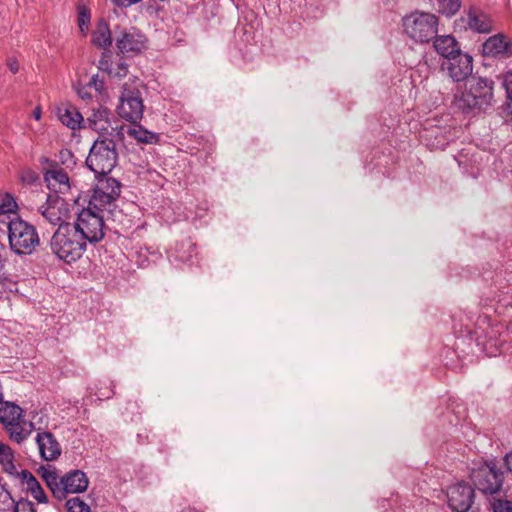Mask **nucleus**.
<instances>
[{
	"mask_svg": "<svg viewBox=\"0 0 512 512\" xmlns=\"http://www.w3.org/2000/svg\"><path fill=\"white\" fill-rule=\"evenodd\" d=\"M14 499L6 485L0 484V511H9L12 509Z\"/></svg>",
	"mask_w": 512,
	"mask_h": 512,
	"instance_id": "obj_31",
	"label": "nucleus"
},
{
	"mask_svg": "<svg viewBox=\"0 0 512 512\" xmlns=\"http://www.w3.org/2000/svg\"><path fill=\"white\" fill-rule=\"evenodd\" d=\"M43 218L54 226L70 224L67 222L70 208L64 198L56 194H49L46 202L39 208Z\"/></svg>",
	"mask_w": 512,
	"mask_h": 512,
	"instance_id": "obj_16",
	"label": "nucleus"
},
{
	"mask_svg": "<svg viewBox=\"0 0 512 512\" xmlns=\"http://www.w3.org/2000/svg\"><path fill=\"white\" fill-rule=\"evenodd\" d=\"M7 223L4 230L8 233L10 249L18 255L32 254L40 244L36 228L20 217H14L13 221Z\"/></svg>",
	"mask_w": 512,
	"mask_h": 512,
	"instance_id": "obj_7",
	"label": "nucleus"
},
{
	"mask_svg": "<svg viewBox=\"0 0 512 512\" xmlns=\"http://www.w3.org/2000/svg\"><path fill=\"white\" fill-rule=\"evenodd\" d=\"M495 82L476 71L465 81L463 87H457L452 105L463 115L477 116L485 114L495 104Z\"/></svg>",
	"mask_w": 512,
	"mask_h": 512,
	"instance_id": "obj_1",
	"label": "nucleus"
},
{
	"mask_svg": "<svg viewBox=\"0 0 512 512\" xmlns=\"http://www.w3.org/2000/svg\"><path fill=\"white\" fill-rule=\"evenodd\" d=\"M38 473L53 497L59 501L65 500L68 494L83 493L89 486L86 473L79 469L70 470L63 476H59L56 467L48 464L41 465Z\"/></svg>",
	"mask_w": 512,
	"mask_h": 512,
	"instance_id": "obj_2",
	"label": "nucleus"
},
{
	"mask_svg": "<svg viewBox=\"0 0 512 512\" xmlns=\"http://www.w3.org/2000/svg\"><path fill=\"white\" fill-rule=\"evenodd\" d=\"M447 505L453 512H468L475 500V489L471 483L458 480L446 490Z\"/></svg>",
	"mask_w": 512,
	"mask_h": 512,
	"instance_id": "obj_13",
	"label": "nucleus"
},
{
	"mask_svg": "<svg viewBox=\"0 0 512 512\" xmlns=\"http://www.w3.org/2000/svg\"><path fill=\"white\" fill-rule=\"evenodd\" d=\"M0 424L9 439L21 445L35 430L32 420H27L25 410L12 401H0Z\"/></svg>",
	"mask_w": 512,
	"mask_h": 512,
	"instance_id": "obj_4",
	"label": "nucleus"
},
{
	"mask_svg": "<svg viewBox=\"0 0 512 512\" xmlns=\"http://www.w3.org/2000/svg\"><path fill=\"white\" fill-rule=\"evenodd\" d=\"M458 21H460V22H465V18H464V17H461Z\"/></svg>",
	"mask_w": 512,
	"mask_h": 512,
	"instance_id": "obj_46",
	"label": "nucleus"
},
{
	"mask_svg": "<svg viewBox=\"0 0 512 512\" xmlns=\"http://www.w3.org/2000/svg\"><path fill=\"white\" fill-rule=\"evenodd\" d=\"M439 18L432 13L414 11L403 18L405 33L414 41L429 43L438 32Z\"/></svg>",
	"mask_w": 512,
	"mask_h": 512,
	"instance_id": "obj_8",
	"label": "nucleus"
},
{
	"mask_svg": "<svg viewBox=\"0 0 512 512\" xmlns=\"http://www.w3.org/2000/svg\"><path fill=\"white\" fill-rule=\"evenodd\" d=\"M75 232L86 244H96L105 236L104 215L89 207L83 208L71 223Z\"/></svg>",
	"mask_w": 512,
	"mask_h": 512,
	"instance_id": "obj_9",
	"label": "nucleus"
},
{
	"mask_svg": "<svg viewBox=\"0 0 512 512\" xmlns=\"http://www.w3.org/2000/svg\"><path fill=\"white\" fill-rule=\"evenodd\" d=\"M503 461L506 469L512 473V451L504 456Z\"/></svg>",
	"mask_w": 512,
	"mask_h": 512,
	"instance_id": "obj_44",
	"label": "nucleus"
},
{
	"mask_svg": "<svg viewBox=\"0 0 512 512\" xmlns=\"http://www.w3.org/2000/svg\"><path fill=\"white\" fill-rule=\"evenodd\" d=\"M143 110L144 105L140 92L138 90H130L124 85L117 106L119 117L128 122L137 123L142 119Z\"/></svg>",
	"mask_w": 512,
	"mask_h": 512,
	"instance_id": "obj_14",
	"label": "nucleus"
},
{
	"mask_svg": "<svg viewBox=\"0 0 512 512\" xmlns=\"http://www.w3.org/2000/svg\"><path fill=\"white\" fill-rule=\"evenodd\" d=\"M113 39L109 24L106 20L97 21L96 27L91 35V43L101 49H107L112 45Z\"/></svg>",
	"mask_w": 512,
	"mask_h": 512,
	"instance_id": "obj_24",
	"label": "nucleus"
},
{
	"mask_svg": "<svg viewBox=\"0 0 512 512\" xmlns=\"http://www.w3.org/2000/svg\"><path fill=\"white\" fill-rule=\"evenodd\" d=\"M58 162L66 169H72L76 165V159L70 149L63 148L58 153Z\"/></svg>",
	"mask_w": 512,
	"mask_h": 512,
	"instance_id": "obj_32",
	"label": "nucleus"
},
{
	"mask_svg": "<svg viewBox=\"0 0 512 512\" xmlns=\"http://www.w3.org/2000/svg\"><path fill=\"white\" fill-rule=\"evenodd\" d=\"M121 183L112 177H98V182L90 197L88 206L100 213L112 212L115 203L120 197Z\"/></svg>",
	"mask_w": 512,
	"mask_h": 512,
	"instance_id": "obj_10",
	"label": "nucleus"
},
{
	"mask_svg": "<svg viewBox=\"0 0 512 512\" xmlns=\"http://www.w3.org/2000/svg\"><path fill=\"white\" fill-rule=\"evenodd\" d=\"M16 459L14 450L6 443L0 441V465L2 471L9 476L17 477Z\"/></svg>",
	"mask_w": 512,
	"mask_h": 512,
	"instance_id": "obj_26",
	"label": "nucleus"
},
{
	"mask_svg": "<svg viewBox=\"0 0 512 512\" xmlns=\"http://www.w3.org/2000/svg\"><path fill=\"white\" fill-rule=\"evenodd\" d=\"M87 86L89 89L93 88L99 94L105 90V82L103 79H100L98 75H93L87 83Z\"/></svg>",
	"mask_w": 512,
	"mask_h": 512,
	"instance_id": "obj_38",
	"label": "nucleus"
},
{
	"mask_svg": "<svg viewBox=\"0 0 512 512\" xmlns=\"http://www.w3.org/2000/svg\"><path fill=\"white\" fill-rule=\"evenodd\" d=\"M503 87L505 88L506 95H512V70L507 71L503 77Z\"/></svg>",
	"mask_w": 512,
	"mask_h": 512,
	"instance_id": "obj_39",
	"label": "nucleus"
},
{
	"mask_svg": "<svg viewBox=\"0 0 512 512\" xmlns=\"http://www.w3.org/2000/svg\"><path fill=\"white\" fill-rule=\"evenodd\" d=\"M32 419H34L33 424H35V430L37 432V429L47 430L49 418L47 414L43 412H32L31 413Z\"/></svg>",
	"mask_w": 512,
	"mask_h": 512,
	"instance_id": "obj_36",
	"label": "nucleus"
},
{
	"mask_svg": "<svg viewBox=\"0 0 512 512\" xmlns=\"http://www.w3.org/2000/svg\"><path fill=\"white\" fill-rule=\"evenodd\" d=\"M98 69L107 73L110 77L124 78L128 74V65L122 58H114L110 51L103 52Z\"/></svg>",
	"mask_w": 512,
	"mask_h": 512,
	"instance_id": "obj_21",
	"label": "nucleus"
},
{
	"mask_svg": "<svg viewBox=\"0 0 512 512\" xmlns=\"http://www.w3.org/2000/svg\"><path fill=\"white\" fill-rule=\"evenodd\" d=\"M34 116H35V119H37V120H38V119H40L41 112H40V110H39V109H36V110L34 111Z\"/></svg>",
	"mask_w": 512,
	"mask_h": 512,
	"instance_id": "obj_45",
	"label": "nucleus"
},
{
	"mask_svg": "<svg viewBox=\"0 0 512 512\" xmlns=\"http://www.w3.org/2000/svg\"><path fill=\"white\" fill-rule=\"evenodd\" d=\"M147 37L135 27L125 28L116 32L115 44L123 55H137L146 49Z\"/></svg>",
	"mask_w": 512,
	"mask_h": 512,
	"instance_id": "obj_15",
	"label": "nucleus"
},
{
	"mask_svg": "<svg viewBox=\"0 0 512 512\" xmlns=\"http://www.w3.org/2000/svg\"><path fill=\"white\" fill-rule=\"evenodd\" d=\"M44 180L54 194L65 193L70 189L68 174L58 167L57 162L51 163V168L44 173Z\"/></svg>",
	"mask_w": 512,
	"mask_h": 512,
	"instance_id": "obj_20",
	"label": "nucleus"
},
{
	"mask_svg": "<svg viewBox=\"0 0 512 512\" xmlns=\"http://www.w3.org/2000/svg\"><path fill=\"white\" fill-rule=\"evenodd\" d=\"M180 259L183 261L186 260V258L184 256H181Z\"/></svg>",
	"mask_w": 512,
	"mask_h": 512,
	"instance_id": "obj_47",
	"label": "nucleus"
},
{
	"mask_svg": "<svg viewBox=\"0 0 512 512\" xmlns=\"http://www.w3.org/2000/svg\"><path fill=\"white\" fill-rule=\"evenodd\" d=\"M492 512H512V501L504 498H493L490 501Z\"/></svg>",
	"mask_w": 512,
	"mask_h": 512,
	"instance_id": "obj_33",
	"label": "nucleus"
},
{
	"mask_svg": "<svg viewBox=\"0 0 512 512\" xmlns=\"http://www.w3.org/2000/svg\"><path fill=\"white\" fill-rule=\"evenodd\" d=\"M128 136L132 137L139 143L152 144L156 142L157 135L148 131L140 125L131 127L127 130Z\"/></svg>",
	"mask_w": 512,
	"mask_h": 512,
	"instance_id": "obj_27",
	"label": "nucleus"
},
{
	"mask_svg": "<svg viewBox=\"0 0 512 512\" xmlns=\"http://www.w3.org/2000/svg\"><path fill=\"white\" fill-rule=\"evenodd\" d=\"M140 1L141 0H113V3L118 7L127 8V7H130V6L140 2Z\"/></svg>",
	"mask_w": 512,
	"mask_h": 512,
	"instance_id": "obj_41",
	"label": "nucleus"
},
{
	"mask_svg": "<svg viewBox=\"0 0 512 512\" xmlns=\"http://www.w3.org/2000/svg\"><path fill=\"white\" fill-rule=\"evenodd\" d=\"M67 512H91L90 506L80 497H72L65 502Z\"/></svg>",
	"mask_w": 512,
	"mask_h": 512,
	"instance_id": "obj_30",
	"label": "nucleus"
},
{
	"mask_svg": "<svg viewBox=\"0 0 512 512\" xmlns=\"http://www.w3.org/2000/svg\"><path fill=\"white\" fill-rule=\"evenodd\" d=\"M51 252L61 261L71 264L79 260L87 244L75 232L72 224L60 225L50 239Z\"/></svg>",
	"mask_w": 512,
	"mask_h": 512,
	"instance_id": "obj_5",
	"label": "nucleus"
},
{
	"mask_svg": "<svg viewBox=\"0 0 512 512\" xmlns=\"http://www.w3.org/2000/svg\"><path fill=\"white\" fill-rule=\"evenodd\" d=\"M453 54L441 63L449 77L456 83L465 82L473 73V57L460 49L452 50Z\"/></svg>",
	"mask_w": 512,
	"mask_h": 512,
	"instance_id": "obj_12",
	"label": "nucleus"
},
{
	"mask_svg": "<svg viewBox=\"0 0 512 512\" xmlns=\"http://www.w3.org/2000/svg\"><path fill=\"white\" fill-rule=\"evenodd\" d=\"M124 139L96 138L86 158V166L95 174V177L107 176L117 165V143Z\"/></svg>",
	"mask_w": 512,
	"mask_h": 512,
	"instance_id": "obj_6",
	"label": "nucleus"
},
{
	"mask_svg": "<svg viewBox=\"0 0 512 512\" xmlns=\"http://www.w3.org/2000/svg\"><path fill=\"white\" fill-rule=\"evenodd\" d=\"M481 53L484 57L509 58L512 56V39L504 33L490 36L482 44Z\"/></svg>",
	"mask_w": 512,
	"mask_h": 512,
	"instance_id": "obj_17",
	"label": "nucleus"
},
{
	"mask_svg": "<svg viewBox=\"0 0 512 512\" xmlns=\"http://www.w3.org/2000/svg\"><path fill=\"white\" fill-rule=\"evenodd\" d=\"M11 510L13 512H37L33 502L26 498H20L18 501L14 500Z\"/></svg>",
	"mask_w": 512,
	"mask_h": 512,
	"instance_id": "obj_34",
	"label": "nucleus"
},
{
	"mask_svg": "<svg viewBox=\"0 0 512 512\" xmlns=\"http://www.w3.org/2000/svg\"><path fill=\"white\" fill-rule=\"evenodd\" d=\"M77 12L79 30L84 36H86L91 22L90 9L85 5H79L77 8Z\"/></svg>",
	"mask_w": 512,
	"mask_h": 512,
	"instance_id": "obj_28",
	"label": "nucleus"
},
{
	"mask_svg": "<svg viewBox=\"0 0 512 512\" xmlns=\"http://www.w3.org/2000/svg\"><path fill=\"white\" fill-rule=\"evenodd\" d=\"M39 456L42 460L51 462L57 460L62 453V448L53 433L48 430L37 429L35 436Z\"/></svg>",
	"mask_w": 512,
	"mask_h": 512,
	"instance_id": "obj_18",
	"label": "nucleus"
},
{
	"mask_svg": "<svg viewBox=\"0 0 512 512\" xmlns=\"http://www.w3.org/2000/svg\"><path fill=\"white\" fill-rule=\"evenodd\" d=\"M88 89H89V87L87 86V84H86L85 86H83V87L79 88V89L77 90V94H78V96H79L81 99H83V100H88V99H90L92 96H91V94L88 92Z\"/></svg>",
	"mask_w": 512,
	"mask_h": 512,
	"instance_id": "obj_43",
	"label": "nucleus"
},
{
	"mask_svg": "<svg viewBox=\"0 0 512 512\" xmlns=\"http://www.w3.org/2000/svg\"><path fill=\"white\" fill-rule=\"evenodd\" d=\"M467 26L473 32L479 34H488L493 30V20L481 9L471 6L467 11Z\"/></svg>",
	"mask_w": 512,
	"mask_h": 512,
	"instance_id": "obj_19",
	"label": "nucleus"
},
{
	"mask_svg": "<svg viewBox=\"0 0 512 512\" xmlns=\"http://www.w3.org/2000/svg\"><path fill=\"white\" fill-rule=\"evenodd\" d=\"M486 497H487V500H489V502H490V501H491V500H490V496H486Z\"/></svg>",
	"mask_w": 512,
	"mask_h": 512,
	"instance_id": "obj_48",
	"label": "nucleus"
},
{
	"mask_svg": "<svg viewBox=\"0 0 512 512\" xmlns=\"http://www.w3.org/2000/svg\"><path fill=\"white\" fill-rule=\"evenodd\" d=\"M468 478L474 489L484 496H495L503 491L504 472L497 467L495 459L473 460L468 466Z\"/></svg>",
	"mask_w": 512,
	"mask_h": 512,
	"instance_id": "obj_3",
	"label": "nucleus"
},
{
	"mask_svg": "<svg viewBox=\"0 0 512 512\" xmlns=\"http://www.w3.org/2000/svg\"><path fill=\"white\" fill-rule=\"evenodd\" d=\"M7 67L13 74H16L19 71V63H18L17 59L9 58L7 60Z\"/></svg>",
	"mask_w": 512,
	"mask_h": 512,
	"instance_id": "obj_42",
	"label": "nucleus"
},
{
	"mask_svg": "<svg viewBox=\"0 0 512 512\" xmlns=\"http://www.w3.org/2000/svg\"><path fill=\"white\" fill-rule=\"evenodd\" d=\"M437 2L438 12L448 17L455 15L461 7V0H437Z\"/></svg>",
	"mask_w": 512,
	"mask_h": 512,
	"instance_id": "obj_29",
	"label": "nucleus"
},
{
	"mask_svg": "<svg viewBox=\"0 0 512 512\" xmlns=\"http://www.w3.org/2000/svg\"><path fill=\"white\" fill-rule=\"evenodd\" d=\"M89 128L95 131L97 138H116L124 139L125 132L123 125H117V121L112 112L105 107L93 109L90 116L87 117Z\"/></svg>",
	"mask_w": 512,
	"mask_h": 512,
	"instance_id": "obj_11",
	"label": "nucleus"
},
{
	"mask_svg": "<svg viewBox=\"0 0 512 512\" xmlns=\"http://www.w3.org/2000/svg\"><path fill=\"white\" fill-rule=\"evenodd\" d=\"M21 479V483L26 486V491L32 490V487H35L39 484V481L29 470H22L20 473L18 472V476Z\"/></svg>",
	"mask_w": 512,
	"mask_h": 512,
	"instance_id": "obj_35",
	"label": "nucleus"
},
{
	"mask_svg": "<svg viewBox=\"0 0 512 512\" xmlns=\"http://www.w3.org/2000/svg\"><path fill=\"white\" fill-rule=\"evenodd\" d=\"M435 51L444 59L453 54L452 50L460 49V43L453 35H436L433 39Z\"/></svg>",
	"mask_w": 512,
	"mask_h": 512,
	"instance_id": "obj_25",
	"label": "nucleus"
},
{
	"mask_svg": "<svg viewBox=\"0 0 512 512\" xmlns=\"http://www.w3.org/2000/svg\"><path fill=\"white\" fill-rule=\"evenodd\" d=\"M28 493L31 494V496L40 504H47L48 503V497L42 488V486L37 484L35 487H32V490L28 491Z\"/></svg>",
	"mask_w": 512,
	"mask_h": 512,
	"instance_id": "obj_37",
	"label": "nucleus"
},
{
	"mask_svg": "<svg viewBox=\"0 0 512 512\" xmlns=\"http://www.w3.org/2000/svg\"><path fill=\"white\" fill-rule=\"evenodd\" d=\"M17 209L18 205L11 194H0V231H4L6 222L13 221L14 217H19Z\"/></svg>",
	"mask_w": 512,
	"mask_h": 512,
	"instance_id": "obj_23",
	"label": "nucleus"
},
{
	"mask_svg": "<svg viewBox=\"0 0 512 512\" xmlns=\"http://www.w3.org/2000/svg\"><path fill=\"white\" fill-rule=\"evenodd\" d=\"M58 118L61 123L72 130L82 127L84 122L82 114L71 104H63L58 108Z\"/></svg>",
	"mask_w": 512,
	"mask_h": 512,
	"instance_id": "obj_22",
	"label": "nucleus"
},
{
	"mask_svg": "<svg viewBox=\"0 0 512 512\" xmlns=\"http://www.w3.org/2000/svg\"><path fill=\"white\" fill-rule=\"evenodd\" d=\"M506 99L507 100H506L505 104L502 106L503 113L506 116L512 117V95H506Z\"/></svg>",
	"mask_w": 512,
	"mask_h": 512,
	"instance_id": "obj_40",
	"label": "nucleus"
}]
</instances>
